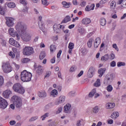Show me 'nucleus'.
<instances>
[{
  "label": "nucleus",
  "mask_w": 126,
  "mask_h": 126,
  "mask_svg": "<svg viewBox=\"0 0 126 126\" xmlns=\"http://www.w3.org/2000/svg\"><path fill=\"white\" fill-rule=\"evenodd\" d=\"M32 78V73L27 71L26 70H23L21 74V80L23 82H29L31 81Z\"/></svg>",
  "instance_id": "obj_1"
},
{
  "label": "nucleus",
  "mask_w": 126,
  "mask_h": 126,
  "mask_svg": "<svg viewBox=\"0 0 126 126\" xmlns=\"http://www.w3.org/2000/svg\"><path fill=\"white\" fill-rule=\"evenodd\" d=\"M13 90L16 93H18V94H21V95H23L24 93H25V89L22 86L21 84L17 83L13 86Z\"/></svg>",
  "instance_id": "obj_2"
},
{
  "label": "nucleus",
  "mask_w": 126,
  "mask_h": 126,
  "mask_svg": "<svg viewBox=\"0 0 126 126\" xmlns=\"http://www.w3.org/2000/svg\"><path fill=\"white\" fill-rule=\"evenodd\" d=\"M11 101L16 108H21L22 107V100L21 98L16 95H13L11 98Z\"/></svg>",
  "instance_id": "obj_3"
},
{
  "label": "nucleus",
  "mask_w": 126,
  "mask_h": 126,
  "mask_svg": "<svg viewBox=\"0 0 126 126\" xmlns=\"http://www.w3.org/2000/svg\"><path fill=\"white\" fill-rule=\"evenodd\" d=\"M16 30L19 32V34L25 33L27 29V26L22 23V22H18L15 26Z\"/></svg>",
  "instance_id": "obj_4"
},
{
  "label": "nucleus",
  "mask_w": 126,
  "mask_h": 126,
  "mask_svg": "<svg viewBox=\"0 0 126 126\" xmlns=\"http://www.w3.org/2000/svg\"><path fill=\"white\" fill-rule=\"evenodd\" d=\"M1 67L4 73H9L12 71V67L8 62H2Z\"/></svg>",
  "instance_id": "obj_5"
},
{
  "label": "nucleus",
  "mask_w": 126,
  "mask_h": 126,
  "mask_svg": "<svg viewBox=\"0 0 126 126\" xmlns=\"http://www.w3.org/2000/svg\"><path fill=\"white\" fill-rule=\"evenodd\" d=\"M24 56H31L34 54V49L32 47L26 46L23 50Z\"/></svg>",
  "instance_id": "obj_6"
},
{
  "label": "nucleus",
  "mask_w": 126,
  "mask_h": 126,
  "mask_svg": "<svg viewBox=\"0 0 126 126\" xmlns=\"http://www.w3.org/2000/svg\"><path fill=\"white\" fill-rule=\"evenodd\" d=\"M20 34L22 40L25 41V42H28L31 40V34L26 33V31H25V32L22 33Z\"/></svg>",
  "instance_id": "obj_7"
},
{
  "label": "nucleus",
  "mask_w": 126,
  "mask_h": 126,
  "mask_svg": "<svg viewBox=\"0 0 126 126\" xmlns=\"http://www.w3.org/2000/svg\"><path fill=\"white\" fill-rule=\"evenodd\" d=\"M8 33L9 34L12 36V37H16V40H20V36L19 34L17 33V32H14V29L13 28H10L8 30Z\"/></svg>",
  "instance_id": "obj_8"
},
{
  "label": "nucleus",
  "mask_w": 126,
  "mask_h": 126,
  "mask_svg": "<svg viewBox=\"0 0 126 126\" xmlns=\"http://www.w3.org/2000/svg\"><path fill=\"white\" fill-rule=\"evenodd\" d=\"M113 78L114 77L112 74L106 75L103 81L104 84H105L106 85L110 84V83L112 82V80H113Z\"/></svg>",
  "instance_id": "obj_9"
},
{
  "label": "nucleus",
  "mask_w": 126,
  "mask_h": 126,
  "mask_svg": "<svg viewBox=\"0 0 126 126\" xmlns=\"http://www.w3.org/2000/svg\"><path fill=\"white\" fill-rule=\"evenodd\" d=\"M6 24L8 27H12L14 25V23L13 22L15 20L14 18L11 17H6Z\"/></svg>",
  "instance_id": "obj_10"
},
{
  "label": "nucleus",
  "mask_w": 126,
  "mask_h": 126,
  "mask_svg": "<svg viewBox=\"0 0 126 126\" xmlns=\"http://www.w3.org/2000/svg\"><path fill=\"white\" fill-rule=\"evenodd\" d=\"M8 105L7 101L5 99L0 96V109H5Z\"/></svg>",
  "instance_id": "obj_11"
},
{
  "label": "nucleus",
  "mask_w": 126,
  "mask_h": 126,
  "mask_svg": "<svg viewBox=\"0 0 126 126\" xmlns=\"http://www.w3.org/2000/svg\"><path fill=\"white\" fill-rule=\"evenodd\" d=\"M9 43L10 45L14 46V47H16V48H19V47H20V44H19V43H18V42L13 38H10L9 39Z\"/></svg>",
  "instance_id": "obj_12"
},
{
  "label": "nucleus",
  "mask_w": 126,
  "mask_h": 126,
  "mask_svg": "<svg viewBox=\"0 0 126 126\" xmlns=\"http://www.w3.org/2000/svg\"><path fill=\"white\" fill-rule=\"evenodd\" d=\"M11 94H12L11 91L9 90H7L3 92L2 95L4 96V98L7 99L9 97V96H10Z\"/></svg>",
  "instance_id": "obj_13"
},
{
  "label": "nucleus",
  "mask_w": 126,
  "mask_h": 126,
  "mask_svg": "<svg viewBox=\"0 0 126 126\" xmlns=\"http://www.w3.org/2000/svg\"><path fill=\"white\" fill-rule=\"evenodd\" d=\"M81 22L84 25H88L91 23V19L89 18H84L82 20Z\"/></svg>",
  "instance_id": "obj_14"
},
{
  "label": "nucleus",
  "mask_w": 126,
  "mask_h": 126,
  "mask_svg": "<svg viewBox=\"0 0 126 126\" xmlns=\"http://www.w3.org/2000/svg\"><path fill=\"white\" fill-rule=\"evenodd\" d=\"M68 53L70 55L72 54V50L74 48V43L72 42H70L68 46Z\"/></svg>",
  "instance_id": "obj_15"
},
{
  "label": "nucleus",
  "mask_w": 126,
  "mask_h": 126,
  "mask_svg": "<svg viewBox=\"0 0 126 126\" xmlns=\"http://www.w3.org/2000/svg\"><path fill=\"white\" fill-rule=\"evenodd\" d=\"M101 44V38L99 37H97L94 42V47L96 49L99 47V45Z\"/></svg>",
  "instance_id": "obj_16"
},
{
  "label": "nucleus",
  "mask_w": 126,
  "mask_h": 126,
  "mask_svg": "<svg viewBox=\"0 0 126 126\" xmlns=\"http://www.w3.org/2000/svg\"><path fill=\"white\" fill-rule=\"evenodd\" d=\"M94 70L95 69L93 67H91L89 71L88 72V76L89 77V78H91V77H93V72H94Z\"/></svg>",
  "instance_id": "obj_17"
},
{
  "label": "nucleus",
  "mask_w": 126,
  "mask_h": 126,
  "mask_svg": "<svg viewBox=\"0 0 126 126\" xmlns=\"http://www.w3.org/2000/svg\"><path fill=\"white\" fill-rule=\"evenodd\" d=\"M38 97L40 98H46L47 97V93L45 91H41L38 92Z\"/></svg>",
  "instance_id": "obj_18"
},
{
  "label": "nucleus",
  "mask_w": 126,
  "mask_h": 126,
  "mask_svg": "<svg viewBox=\"0 0 126 126\" xmlns=\"http://www.w3.org/2000/svg\"><path fill=\"white\" fill-rule=\"evenodd\" d=\"M106 72V68H100L98 70V73L99 74L98 75L99 77H102L103 76V75Z\"/></svg>",
  "instance_id": "obj_19"
},
{
  "label": "nucleus",
  "mask_w": 126,
  "mask_h": 126,
  "mask_svg": "<svg viewBox=\"0 0 126 126\" xmlns=\"http://www.w3.org/2000/svg\"><path fill=\"white\" fill-rule=\"evenodd\" d=\"M42 17L41 16L38 17V20H39V22H38V26L41 30H42V29L45 27L44 24H42Z\"/></svg>",
  "instance_id": "obj_20"
},
{
  "label": "nucleus",
  "mask_w": 126,
  "mask_h": 126,
  "mask_svg": "<svg viewBox=\"0 0 126 126\" xmlns=\"http://www.w3.org/2000/svg\"><path fill=\"white\" fill-rule=\"evenodd\" d=\"M43 72H44V68H43V67L41 65L38 66L36 69V73L37 74L41 75Z\"/></svg>",
  "instance_id": "obj_21"
},
{
  "label": "nucleus",
  "mask_w": 126,
  "mask_h": 126,
  "mask_svg": "<svg viewBox=\"0 0 126 126\" xmlns=\"http://www.w3.org/2000/svg\"><path fill=\"white\" fill-rule=\"evenodd\" d=\"M71 105L70 104H66L64 107V110L65 113H68L70 110V107Z\"/></svg>",
  "instance_id": "obj_22"
},
{
  "label": "nucleus",
  "mask_w": 126,
  "mask_h": 126,
  "mask_svg": "<svg viewBox=\"0 0 126 126\" xmlns=\"http://www.w3.org/2000/svg\"><path fill=\"white\" fill-rule=\"evenodd\" d=\"M115 106V103H108L106 104V109H113Z\"/></svg>",
  "instance_id": "obj_23"
},
{
  "label": "nucleus",
  "mask_w": 126,
  "mask_h": 126,
  "mask_svg": "<svg viewBox=\"0 0 126 126\" xmlns=\"http://www.w3.org/2000/svg\"><path fill=\"white\" fill-rule=\"evenodd\" d=\"M65 101V96L63 95H61L60 96L59 101H58V104H62Z\"/></svg>",
  "instance_id": "obj_24"
},
{
  "label": "nucleus",
  "mask_w": 126,
  "mask_h": 126,
  "mask_svg": "<svg viewBox=\"0 0 126 126\" xmlns=\"http://www.w3.org/2000/svg\"><path fill=\"white\" fill-rule=\"evenodd\" d=\"M58 94H59L58 93V90L56 89L52 90L50 93V94L52 97H57Z\"/></svg>",
  "instance_id": "obj_25"
},
{
  "label": "nucleus",
  "mask_w": 126,
  "mask_h": 126,
  "mask_svg": "<svg viewBox=\"0 0 126 126\" xmlns=\"http://www.w3.org/2000/svg\"><path fill=\"white\" fill-rule=\"evenodd\" d=\"M109 59V54H106L104 56L101 57V61L102 62H107V61H108Z\"/></svg>",
  "instance_id": "obj_26"
},
{
  "label": "nucleus",
  "mask_w": 126,
  "mask_h": 126,
  "mask_svg": "<svg viewBox=\"0 0 126 126\" xmlns=\"http://www.w3.org/2000/svg\"><path fill=\"white\" fill-rule=\"evenodd\" d=\"M118 117H119V113L117 112H113L111 116L112 119H113L114 120H116Z\"/></svg>",
  "instance_id": "obj_27"
},
{
  "label": "nucleus",
  "mask_w": 126,
  "mask_h": 126,
  "mask_svg": "<svg viewBox=\"0 0 126 126\" xmlns=\"http://www.w3.org/2000/svg\"><path fill=\"white\" fill-rule=\"evenodd\" d=\"M94 9V5H87L85 8L86 11H90Z\"/></svg>",
  "instance_id": "obj_28"
},
{
  "label": "nucleus",
  "mask_w": 126,
  "mask_h": 126,
  "mask_svg": "<svg viewBox=\"0 0 126 126\" xmlns=\"http://www.w3.org/2000/svg\"><path fill=\"white\" fill-rule=\"evenodd\" d=\"M70 20V17L69 16H66L63 20L62 21V23H66Z\"/></svg>",
  "instance_id": "obj_29"
},
{
  "label": "nucleus",
  "mask_w": 126,
  "mask_h": 126,
  "mask_svg": "<svg viewBox=\"0 0 126 126\" xmlns=\"http://www.w3.org/2000/svg\"><path fill=\"white\" fill-rule=\"evenodd\" d=\"M100 111V108L98 106H95L93 108V112L94 114H97Z\"/></svg>",
  "instance_id": "obj_30"
},
{
  "label": "nucleus",
  "mask_w": 126,
  "mask_h": 126,
  "mask_svg": "<svg viewBox=\"0 0 126 126\" xmlns=\"http://www.w3.org/2000/svg\"><path fill=\"white\" fill-rule=\"evenodd\" d=\"M106 23H107V21H106V19H105V18H102L100 19V24L101 26H105V25H106Z\"/></svg>",
  "instance_id": "obj_31"
},
{
  "label": "nucleus",
  "mask_w": 126,
  "mask_h": 126,
  "mask_svg": "<svg viewBox=\"0 0 126 126\" xmlns=\"http://www.w3.org/2000/svg\"><path fill=\"white\" fill-rule=\"evenodd\" d=\"M46 57V53L45 52L42 51L40 53L39 55L40 60H43Z\"/></svg>",
  "instance_id": "obj_32"
},
{
  "label": "nucleus",
  "mask_w": 126,
  "mask_h": 126,
  "mask_svg": "<svg viewBox=\"0 0 126 126\" xmlns=\"http://www.w3.org/2000/svg\"><path fill=\"white\" fill-rule=\"evenodd\" d=\"M116 1H112L110 3V7L111 8V9H115L116 8Z\"/></svg>",
  "instance_id": "obj_33"
},
{
  "label": "nucleus",
  "mask_w": 126,
  "mask_h": 126,
  "mask_svg": "<svg viewBox=\"0 0 126 126\" xmlns=\"http://www.w3.org/2000/svg\"><path fill=\"white\" fill-rule=\"evenodd\" d=\"M92 42H93V38H90L87 42V45L88 48H91L92 47Z\"/></svg>",
  "instance_id": "obj_34"
},
{
  "label": "nucleus",
  "mask_w": 126,
  "mask_h": 126,
  "mask_svg": "<svg viewBox=\"0 0 126 126\" xmlns=\"http://www.w3.org/2000/svg\"><path fill=\"white\" fill-rule=\"evenodd\" d=\"M62 4L63 5L64 7H65L66 8H68V7H69L70 6V4L65 1H63L62 2Z\"/></svg>",
  "instance_id": "obj_35"
},
{
  "label": "nucleus",
  "mask_w": 126,
  "mask_h": 126,
  "mask_svg": "<svg viewBox=\"0 0 126 126\" xmlns=\"http://www.w3.org/2000/svg\"><path fill=\"white\" fill-rule=\"evenodd\" d=\"M95 93H96V90L93 89L89 94V97L92 98L94 96Z\"/></svg>",
  "instance_id": "obj_36"
},
{
  "label": "nucleus",
  "mask_w": 126,
  "mask_h": 126,
  "mask_svg": "<svg viewBox=\"0 0 126 126\" xmlns=\"http://www.w3.org/2000/svg\"><path fill=\"white\" fill-rule=\"evenodd\" d=\"M101 85V83L100 82V79H97L96 81L94 83V86L95 87H99Z\"/></svg>",
  "instance_id": "obj_37"
},
{
  "label": "nucleus",
  "mask_w": 126,
  "mask_h": 126,
  "mask_svg": "<svg viewBox=\"0 0 126 126\" xmlns=\"http://www.w3.org/2000/svg\"><path fill=\"white\" fill-rule=\"evenodd\" d=\"M5 13V8L0 6V14H1V15H4Z\"/></svg>",
  "instance_id": "obj_38"
},
{
  "label": "nucleus",
  "mask_w": 126,
  "mask_h": 126,
  "mask_svg": "<svg viewBox=\"0 0 126 126\" xmlns=\"http://www.w3.org/2000/svg\"><path fill=\"white\" fill-rule=\"evenodd\" d=\"M7 6L10 8H13L15 7V3L14 2H9L7 4Z\"/></svg>",
  "instance_id": "obj_39"
},
{
  "label": "nucleus",
  "mask_w": 126,
  "mask_h": 126,
  "mask_svg": "<svg viewBox=\"0 0 126 126\" xmlns=\"http://www.w3.org/2000/svg\"><path fill=\"white\" fill-rule=\"evenodd\" d=\"M108 92H112L113 91V86L111 85H109L106 88Z\"/></svg>",
  "instance_id": "obj_40"
},
{
  "label": "nucleus",
  "mask_w": 126,
  "mask_h": 126,
  "mask_svg": "<svg viewBox=\"0 0 126 126\" xmlns=\"http://www.w3.org/2000/svg\"><path fill=\"white\" fill-rule=\"evenodd\" d=\"M57 26H58V25L57 24H55L53 26V29L55 32L58 33L59 32H60V29L56 28Z\"/></svg>",
  "instance_id": "obj_41"
},
{
  "label": "nucleus",
  "mask_w": 126,
  "mask_h": 126,
  "mask_svg": "<svg viewBox=\"0 0 126 126\" xmlns=\"http://www.w3.org/2000/svg\"><path fill=\"white\" fill-rule=\"evenodd\" d=\"M50 50L51 53H54L56 51V46L53 45H50Z\"/></svg>",
  "instance_id": "obj_42"
},
{
  "label": "nucleus",
  "mask_w": 126,
  "mask_h": 126,
  "mask_svg": "<svg viewBox=\"0 0 126 126\" xmlns=\"http://www.w3.org/2000/svg\"><path fill=\"white\" fill-rule=\"evenodd\" d=\"M51 74H52V72L50 71H47L46 72V75H45V78H48V77H50L51 76Z\"/></svg>",
  "instance_id": "obj_43"
},
{
  "label": "nucleus",
  "mask_w": 126,
  "mask_h": 126,
  "mask_svg": "<svg viewBox=\"0 0 126 126\" xmlns=\"http://www.w3.org/2000/svg\"><path fill=\"white\" fill-rule=\"evenodd\" d=\"M4 82V80L3 79V77L0 75V86H2V85H3Z\"/></svg>",
  "instance_id": "obj_44"
},
{
  "label": "nucleus",
  "mask_w": 126,
  "mask_h": 126,
  "mask_svg": "<svg viewBox=\"0 0 126 126\" xmlns=\"http://www.w3.org/2000/svg\"><path fill=\"white\" fill-rule=\"evenodd\" d=\"M126 65V63H124V62H118L117 63V66L118 67H120V66H125Z\"/></svg>",
  "instance_id": "obj_45"
},
{
  "label": "nucleus",
  "mask_w": 126,
  "mask_h": 126,
  "mask_svg": "<svg viewBox=\"0 0 126 126\" xmlns=\"http://www.w3.org/2000/svg\"><path fill=\"white\" fill-rule=\"evenodd\" d=\"M23 63H27L29 62H30V59L29 58H24L22 61Z\"/></svg>",
  "instance_id": "obj_46"
},
{
  "label": "nucleus",
  "mask_w": 126,
  "mask_h": 126,
  "mask_svg": "<svg viewBox=\"0 0 126 126\" xmlns=\"http://www.w3.org/2000/svg\"><path fill=\"white\" fill-rule=\"evenodd\" d=\"M9 56L11 57V59H14L15 58V54L13 53L12 51L9 53Z\"/></svg>",
  "instance_id": "obj_47"
},
{
  "label": "nucleus",
  "mask_w": 126,
  "mask_h": 126,
  "mask_svg": "<svg viewBox=\"0 0 126 126\" xmlns=\"http://www.w3.org/2000/svg\"><path fill=\"white\" fill-rule=\"evenodd\" d=\"M63 111V107H58L57 111H56V114H60Z\"/></svg>",
  "instance_id": "obj_48"
},
{
  "label": "nucleus",
  "mask_w": 126,
  "mask_h": 126,
  "mask_svg": "<svg viewBox=\"0 0 126 126\" xmlns=\"http://www.w3.org/2000/svg\"><path fill=\"white\" fill-rule=\"evenodd\" d=\"M79 33H80L81 35H83V34H85V33H86V31L84 29H81L79 31Z\"/></svg>",
  "instance_id": "obj_49"
},
{
  "label": "nucleus",
  "mask_w": 126,
  "mask_h": 126,
  "mask_svg": "<svg viewBox=\"0 0 126 126\" xmlns=\"http://www.w3.org/2000/svg\"><path fill=\"white\" fill-rule=\"evenodd\" d=\"M49 116V113H45L44 115H43L42 116H41V119H42V121H44L45 120V119L47 117Z\"/></svg>",
  "instance_id": "obj_50"
},
{
  "label": "nucleus",
  "mask_w": 126,
  "mask_h": 126,
  "mask_svg": "<svg viewBox=\"0 0 126 126\" xmlns=\"http://www.w3.org/2000/svg\"><path fill=\"white\" fill-rule=\"evenodd\" d=\"M116 65V62L113 61L110 63V66H111V67H115Z\"/></svg>",
  "instance_id": "obj_51"
},
{
  "label": "nucleus",
  "mask_w": 126,
  "mask_h": 126,
  "mask_svg": "<svg viewBox=\"0 0 126 126\" xmlns=\"http://www.w3.org/2000/svg\"><path fill=\"white\" fill-rule=\"evenodd\" d=\"M42 3L44 5H48V0H42Z\"/></svg>",
  "instance_id": "obj_52"
},
{
  "label": "nucleus",
  "mask_w": 126,
  "mask_h": 126,
  "mask_svg": "<svg viewBox=\"0 0 126 126\" xmlns=\"http://www.w3.org/2000/svg\"><path fill=\"white\" fill-rule=\"evenodd\" d=\"M109 59L111 61H113V60L115 59V54H114L113 53H111L110 55Z\"/></svg>",
  "instance_id": "obj_53"
},
{
  "label": "nucleus",
  "mask_w": 126,
  "mask_h": 126,
  "mask_svg": "<svg viewBox=\"0 0 126 126\" xmlns=\"http://www.w3.org/2000/svg\"><path fill=\"white\" fill-rule=\"evenodd\" d=\"M37 119H38V117H37V116L32 117V118H31L30 119V122H34V121H36V120H37Z\"/></svg>",
  "instance_id": "obj_54"
},
{
  "label": "nucleus",
  "mask_w": 126,
  "mask_h": 126,
  "mask_svg": "<svg viewBox=\"0 0 126 126\" xmlns=\"http://www.w3.org/2000/svg\"><path fill=\"white\" fill-rule=\"evenodd\" d=\"M20 2L24 5H26V4H27V3L26 2V0H20Z\"/></svg>",
  "instance_id": "obj_55"
},
{
  "label": "nucleus",
  "mask_w": 126,
  "mask_h": 126,
  "mask_svg": "<svg viewBox=\"0 0 126 126\" xmlns=\"http://www.w3.org/2000/svg\"><path fill=\"white\" fill-rule=\"evenodd\" d=\"M76 69V68H75V66H72L70 68V72H73V71H75V70Z\"/></svg>",
  "instance_id": "obj_56"
},
{
  "label": "nucleus",
  "mask_w": 126,
  "mask_h": 126,
  "mask_svg": "<svg viewBox=\"0 0 126 126\" xmlns=\"http://www.w3.org/2000/svg\"><path fill=\"white\" fill-rule=\"evenodd\" d=\"M80 5L82 7L85 6L86 5V2L84 1H82L80 3Z\"/></svg>",
  "instance_id": "obj_57"
},
{
  "label": "nucleus",
  "mask_w": 126,
  "mask_h": 126,
  "mask_svg": "<svg viewBox=\"0 0 126 126\" xmlns=\"http://www.w3.org/2000/svg\"><path fill=\"white\" fill-rule=\"evenodd\" d=\"M9 124L10 126H14V125L16 124V122L15 121L12 120L9 122Z\"/></svg>",
  "instance_id": "obj_58"
},
{
  "label": "nucleus",
  "mask_w": 126,
  "mask_h": 126,
  "mask_svg": "<svg viewBox=\"0 0 126 126\" xmlns=\"http://www.w3.org/2000/svg\"><path fill=\"white\" fill-rule=\"evenodd\" d=\"M112 47L115 49V50H117V51H119V48H118V46H117V44L116 43L113 44Z\"/></svg>",
  "instance_id": "obj_59"
},
{
  "label": "nucleus",
  "mask_w": 126,
  "mask_h": 126,
  "mask_svg": "<svg viewBox=\"0 0 126 126\" xmlns=\"http://www.w3.org/2000/svg\"><path fill=\"white\" fill-rule=\"evenodd\" d=\"M62 50H60L59 51V52L57 54V58L58 59H59L60 57H61V55H62Z\"/></svg>",
  "instance_id": "obj_60"
},
{
  "label": "nucleus",
  "mask_w": 126,
  "mask_h": 126,
  "mask_svg": "<svg viewBox=\"0 0 126 126\" xmlns=\"http://www.w3.org/2000/svg\"><path fill=\"white\" fill-rule=\"evenodd\" d=\"M51 63H56V57H54L51 60Z\"/></svg>",
  "instance_id": "obj_61"
},
{
  "label": "nucleus",
  "mask_w": 126,
  "mask_h": 126,
  "mask_svg": "<svg viewBox=\"0 0 126 126\" xmlns=\"http://www.w3.org/2000/svg\"><path fill=\"white\" fill-rule=\"evenodd\" d=\"M84 71L82 70L78 74V77H80L83 74Z\"/></svg>",
  "instance_id": "obj_62"
},
{
  "label": "nucleus",
  "mask_w": 126,
  "mask_h": 126,
  "mask_svg": "<svg viewBox=\"0 0 126 126\" xmlns=\"http://www.w3.org/2000/svg\"><path fill=\"white\" fill-rule=\"evenodd\" d=\"M57 89H58L59 92H61V91H62V86H57Z\"/></svg>",
  "instance_id": "obj_63"
},
{
  "label": "nucleus",
  "mask_w": 126,
  "mask_h": 126,
  "mask_svg": "<svg viewBox=\"0 0 126 126\" xmlns=\"http://www.w3.org/2000/svg\"><path fill=\"white\" fill-rule=\"evenodd\" d=\"M72 2L74 5H77V0H73Z\"/></svg>",
  "instance_id": "obj_64"
}]
</instances>
